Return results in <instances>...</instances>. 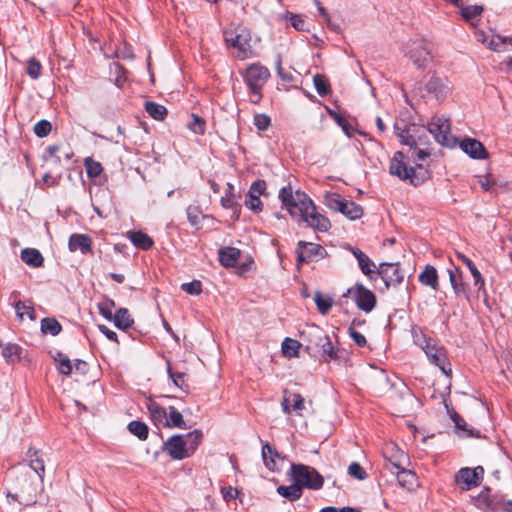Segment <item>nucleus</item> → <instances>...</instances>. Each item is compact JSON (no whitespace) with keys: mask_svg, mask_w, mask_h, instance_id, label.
Segmentation results:
<instances>
[{"mask_svg":"<svg viewBox=\"0 0 512 512\" xmlns=\"http://www.w3.org/2000/svg\"><path fill=\"white\" fill-rule=\"evenodd\" d=\"M324 204L330 210L340 212L350 220L359 219L363 215V208L359 204L346 200L335 192L324 194Z\"/></svg>","mask_w":512,"mask_h":512,"instance_id":"obj_5","label":"nucleus"},{"mask_svg":"<svg viewBox=\"0 0 512 512\" xmlns=\"http://www.w3.org/2000/svg\"><path fill=\"white\" fill-rule=\"evenodd\" d=\"M240 74L248 88L250 102L259 103L263 97L262 90L271 76L270 71L260 63H253L242 70Z\"/></svg>","mask_w":512,"mask_h":512,"instance_id":"obj_2","label":"nucleus"},{"mask_svg":"<svg viewBox=\"0 0 512 512\" xmlns=\"http://www.w3.org/2000/svg\"><path fill=\"white\" fill-rule=\"evenodd\" d=\"M405 158L406 157L402 151L394 153L389 166V172L391 175L396 176L403 181L409 180L414 186L419 185L425 178L429 177L428 171L425 170L424 175L419 179L416 176L414 167L408 166L405 162Z\"/></svg>","mask_w":512,"mask_h":512,"instance_id":"obj_6","label":"nucleus"},{"mask_svg":"<svg viewBox=\"0 0 512 512\" xmlns=\"http://www.w3.org/2000/svg\"><path fill=\"white\" fill-rule=\"evenodd\" d=\"M474 472L470 468H461L455 477L456 483L461 486L463 490H470L472 487L478 486L474 479Z\"/></svg>","mask_w":512,"mask_h":512,"instance_id":"obj_34","label":"nucleus"},{"mask_svg":"<svg viewBox=\"0 0 512 512\" xmlns=\"http://www.w3.org/2000/svg\"><path fill=\"white\" fill-rule=\"evenodd\" d=\"M251 40L250 31L242 28L235 37L226 39V46L234 50L233 55L236 59L243 61L254 56Z\"/></svg>","mask_w":512,"mask_h":512,"instance_id":"obj_8","label":"nucleus"},{"mask_svg":"<svg viewBox=\"0 0 512 512\" xmlns=\"http://www.w3.org/2000/svg\"><path fill=\"white\" fill-rule=\"evenodd\" d=\"M405 54L419 69H424L432 59L430 46L424 39L410 40L406 44Z\"/></svg>","mask_w":512,"mask_h":512,"instance_id":"obj_10","label":"nucleus"},{"mask_svg":"<svg viewBox=\"0 0 512 512\" xmlns=\"http://www.w3.org/2000/svg\"><path fill=\"white\" fill-rule=\"evenodd\" d=\"M277 493L290 502H294L302 497L303 490L295 482H292L289 486H278Z\"/></svg>","mask_w":512,"mask_h":512,"instance_id":"obj_37","label":"nucleus"},{"mask_svg":"<svg viewBox=\"0 0 512 512\" xmlns=\"http://www.w3.org/2000/svg\"><path fill=\"white\" fill-rule=\"evenodd\" d=\"M349 251L357 259L360 270L370 280H375L377 271L374 270V262L359 248L349 247Z\"/></svg>","mask_w":512,"mask_h":512,"instance_id":"obj_20","label":"nucleus"},{"mask_svg":"<svg viewBox=\"0 0 512 512\" xmlns=\"http://www.w3.org/2000/svg\"><path fill=\"white\" fill-rule=\"evenodd\" d=\"M245 205L248 209L255 213H259L263 209V203L260 200L259 196H254L253 194H247L245 197Z\"/></svg>","mask_w":512,"mask_h":512,"instance_id":"obj_60","label":"nucleus"},{"mask_svg":"<svg viewBox=\"0 0 512 512\" xmlns=\"http://www.w3.org/2000/svg\"><path fill=\"white\" fill-rule=\"evenodd\" d=\"M62 149H63L62 145H58V144L49 145L48 147H46L44 154H43L44 161L54 167L60 166V164H61L60 152H62Z\"/></svg>","mask_w":512,"mask_h":512,"instance_id":"obj_38","label":"nucleus"},{"mask_svg":"<svg viewBox=\"0 0 512 512\" xmlns=\"http://www.w3.org/2000/svg\"><path fill=\"white\" fill-rule=\"evenodd\" d=\"M418 279L422 285L428 286L435 291L439 289L438 272L432 265H426L419 274Z\"/></svg>","mask_w":512,"mask_h":512,"instance_id":"obj_26","label":"nucleus"},{"mask_svg":"<svg viewBox=\"0 0 512 512\" xmlns=\"http://www.w3.org/2000/svg\"><path fill=\"white\" fill-rule=\"evenodd\" d=\"M281 19L290 20L291 25L297 31L307 30L306 21L303 18V16H301V15L293 14L291 12H286L283 15H281Z\"/></svg>","mask_w":512,"mask_h":512,"instance_id":"obj_56","label":"nucleus"},{"mask_svg":"<svg viewBox=\"0 0 512 512\" xmlns=\"http://www.w3.org/2000/svg\"><path fill=\"white\" fill-rule=\"evenodd\" d=\"M461 16L463 19L467 22H470L472 25H474V20L478 19L481 14L484 11V7L481 5H468V6H461Z\"/></svg>","mask_w":512,"mask_h":512,"instance_id":"obj_44","label":"nucleus"},{"mask_svg":"<svg viewBox=\"0 0 512 512\" xmlns=\"http://www.w3.org/2000/svg\"><path fill=\"white\" fill-rule=\"evenodd\" d=\"M300 347L301 344L299 341L291 338H285L282 342V353L288 357H296L299 353Z\"/></svg>","mask_w":512,"mask_h":512,"instance_id":"obj_51","label":"nucleus"},{"mask_svg":"<svg viewBox=\"0 0 512 512\" xmlns=\"http://www.w3.org/2000/svg\"><path fill=\"white\" fill-rule=\"evenodd\" d=\"M383 455L398 470L403 467L404 460L407 458L406 454L393 443L386 445Z\"/></svg>","mask_w":512,"mask_h":512,"instance_id":"obj_23","label":"nucleus"},{"mask_svg":"<svg viewBox=\"0 0 512 512\" xmlns=\"http://www.w3.org/2000/svg\"><path fill=\"white\" fill-rule=\"evenodd\" d=\"M281 406L285 414H290L292 411L300 412L305 408L304 398L298 393L284 390Z\"/></svg>","mask_w":512,"mask_h":512,"instance_id":"obj_21","label":"nucleus"},{"mask_svg":"<svg viewBox=\"0 0 512 512\" xmlns=\"http://www.w3.org/2000/svg\"><path fill=\"white\" fill-rule=\"evenodd\" d=\"M279 199L282 207L293 219L304 222L308 227L320 232H326L331 228L330 220L317 211L314 202L305 192H293L291 185H287L279 191Z\"/></svg>","mask_w":512,"mask_h":512,"instance_id":"obj_1","label":"nucleus"},{"mask_svg":"<svg viewBox=\"0 0 512 512\" xmlns=\"http://www.w3.org/2000/svg\"><path fill=\"white\" fill-rule=\"evenodd\" d=\"M296 264L301 267L304 263H309L313 260L324 259L328 256L326 249L320 244L312 242L299 241L296 247Z\"/></svg>","mask_w":512,"mask_h":512,"instance_id":"obj_11","label":"nucleus"},{"mask_svg":"<svg viewBox=\"0 0 512 512\" xmlns=\"http://www.w3.org/2000/svg\"><path fill=\"white\" fill-rule=\"evenodd\" d=\"M21 259L31 267L39 268L44 265V257L39 250L34 248H25L21 251Z\"/></svg>","mask_w":512,"mask_h":512,"instance_id":"obj_33","label":"nucleus"},{"mask_svg":"<svg viewBox=\"0 0 512 512\" xmlns=\"http://www.w3.org/2000/svg\"><path fill=\"white\" fill-rule=\"evenodd\" d=\"M395 130L397 131V135L400 138V142L409 146V149L418 147L419 143L421 142L420 132L422 129L417 127L415 124L405 125L402 129L398 126V124H395Z\"/></svg>","mask_w":512,"mask_h":512,"instance_id":"obj_18","label":"nucleus"},{"mask_svg":"<svg viewBox=\"0 0 512 512\" xmlns=\"http://www.w3.org/2000/svg\"><path fill=\"white\" fill-rule=\"evenodd\" d=\"M412 336L414 343L421 347L424 352H426L436 343V340L424 334L423 331L418 327L412 328Z\"/></svg>","mask_w":512,"mask_h":512,"instance_id":"obj_40","label":"nucleus"},{"mask_svg":"<svg viewBox=\"0 0 512 512\" xmlns=\"http://www.w3.org/2000/svg\"><path fill=\"white\" fill-rule=\"evenodd\" d=\"M429 361L435 366L439 367V369L447 376L452 374L450 362L446 355V350L444 347L437 346L435 343L430 349L425 352Z\"/></svg>","mask_w":512,"mask_h":512,"instance_id":"obj_17","label":"nucleus"},{"mask_svg":"<svg viewBox=\"0 0 512 512\" xmlns=\"http://www.w3.org/2000/svg\"><path fill=\"white\" fill-rule=\"evenodd\" d=\"M17 317L22 321L24 315H27L30 320H35V311L31 305H26L23 301H18L15 304Z\"/></svg>","mask_w":512,"mask_h":512,"instance_id":"obj_58","label":"nucleus"},{"mask_svg":"<svg viewBox=\"0 0 512 512\" xmlns=\"http://www.w3.org/2000/svg\"><path fill=\"white\" fill-rule=\"evenodd\" d=\"M314 301H315L318 311L322 315H326L330 311V309L333 305V299L329 296L322 295V293L319 291H317L315 293Z\"/></svg>","mask_w":512,"mask_h":512,"instance_id":"obj_49","label":"nucleus"},{"mask_svg":"<svg viewBox=\"0 0 512 512\" xmlns=\"http://www.w3.org/2000/svg\"><path fill=\"white\" fill-rule=\"evenodd\" d=\"M396 475L399 485L407 490H412L418 485L417 475L411 470L402 467Z\"/></svg>","mask_w":512,"mask_h":512,"instance_id":"obj_32","label":"nucleus"},{"mask_svg":"<svg viewBox=\"0 0 512 512\" xmlns=\"http://www.w3.org/2000/svg\"><path fill=\"white\" fill-rule=\"evenodd\" d=\"M84 166H85L88 178H96L103 171V167H102L101 163L98 161H95L91 157H87L84 160Z\"/></svg>","mask_w":512,"mask_h":512,"instance_id":"obj_52","label":"nucleus"},{"mask_svg":"<svg viewBox=\"0 0 512 512\" xmlns=\"http://www.w3.org/2000/svg\"><path fill=\"white\" fill-rule=\"evenodd\" d=\"M348 473L350 476L357 480H364L367 477V473L365 472L363 467L357 462H352L349 465Z\"/></svg>","mask_w":512,"mask_h":512,"instance_id":"obj_63","label":"nucleus"},{"mask_svg":"<svg viewBox=\"0 0 512 512\" xmlns=\"http://www.w3.org/2000/svg\"><path fill=\"white\" fill-rule=\"evenodd\" d=\"M128 430L131 434L135 435L142 441L148 438V426L142 421L134 420L130 422L128 424Z\"/></svg>","mask_w":512,"mask_h":512,"instance_id":"obj_48","label":"nucleus"},{"mask_svg":"<svg viewBox=\"0 0 512 512\" xmlns=\"http://www.w3.org/2000/svg\"><path fill=\"white\" fill-rule=\"evenodd\" d=\"M116 306V303L113 299L108 297H104L101 302L98 303L99 313L107 320L111 321L113 318L112 309Z\"/></svg>","mask_w":512,"mask_h":512,"instance_id":"obj_53","label":"nucleus"},{"mask_svg":"<svg viewBox=\"0 0 512 512\" xmlns=\"http://www.w3.org/2000/svg\"><path fill=\"white\" fill-rule=\"evenodd\" d=\"M429 156H430V152H428L425 149H418L417 147H413L412 149H409L408 154H407V158L412 159L415 162V165L419 169L423 168L421 162L424 161Z\"/></svg>","mask_w":512,"mask_h":512,"instance_id":"obj_55","label":"nucleus"},{"mask_svg":"<svg viewBox=\"0 0 512 512\" xmlns=\"http://www.w3.org/2000/svg\"><path fill=\"white\" fill-rule=\"evenodd\" d=\"M262 458L265 466L268 470L274 472L278 470L276 459L280 458L277 450L271 446L268 442L262 446Z\"/></svg>","mask_w":512,"mask_h":512,"instance_id":"obj_29","label":"nucleus"},{"mask_svg":"<svg viewBox=\"0 0 512 512\" xmlns=\"http://www.w3.org/2000/svg\"><path fill=\"white\" fill-rule=\"evenodd\" d=\"M288 476L302 490H319L324 484L323 476L315 468L301 463H292Z\"/></svg>","mask_w":512,"mask_h":512,"instance_id":"obj_3","label":"nucleus"},{"mask_svg":"<svg viewBox=\"0 0 512 512\" xmlns=\"http://www.w3.org/2000/svg\"><path fill=\"white\" fill-rule=\"evenodd\" d=\"M448 274H449V280H450V283H451L454 293L457 296L463 295L468 299V297H469L468 292H467L468 286L463 281L462 271L458 267H456L453 270L449 269Z\"/></svg>","mask_w":512,"mask_h":512,"instance_id":"obj_24","label":"nucleus"},{"mask_svg":"<svg viewBox=\"0 0 512 512\" xmlns=\"http://www.w3.org/2000/svg\"><path fill=\"white\" fill-rule=\"evenodd\" d=\"M186 214L191 226L197 230L203 228L204 221L211 219L209 216L204 215L200 207L196 205H189L186 209Z\"/></svg>","mask_w":512,"mask_h":512,"instance_id":"obj_27","label":"nucleus"},{"mask_svg":"<svg viewBox=\"0 0 512 512\" xmlns=\"http://www.w3.org/2000/svg\"><path fill=\"white\" fill-rule=\"evenodd\" d=\"M475 503L477 507L483 510H491V511H504V506L506 502L502 499V497L491 494V490L488 487H485L479 495L475 499Z\"/></svg>","mask_w":512,"mask_h":512,"instance_id":"obj_16","label":"nucleus"},{"mask_svg":"<svg viewBox=\"0 0 512 512\" xmlns=\"http://www.w3.org/2000/svg\"><path fill=\"white\" fill-rule=\"evenodd\" d=\"M27 457L31 469L37 473L41 480H43L45 474V461L41 450L31 447L27 451Z\"/></svg>","mask_w":512,"mask_h":512,"instance_id":"obj_25","label":"nucleus"},{"mask_svg":"<svg viewBox=\"0 0 512 512\" xmlns=\"http://www.w3.org/2000/svg\"><path fill=\"white\" fill-rule=\"evenodd\" d=\"M167 373L176 387L180 388L183 391H188L189 386L188 384L185 383L184 380L185 373L174 372L169 361H167Z\"/></svg>","mask_w":512,"mask_h":512,"instance_id":"obj_54","label":"nucleus"},{"mask_svg":"<svg viewBox=\"0 0 512 512\" xmlns=\"http://www.w3.org/2000/svg\"><path fill=\"white\" fill-rule=\"evenodd\" d=\"M144 107L149 116L155 120L162 121L167 116L166 107L156 102L146 101Z\"/></svg>","mask_w":512,"mask_h":512,"instance_id":"obj_41","label":"nucleus"},{"mask_svg":"<svg viewBox=\"0 0 512 512\" xmlns=\"http://www.w3.org/2000/svg\"><path fill=\"white\" fill-rule=\"evenodd\" d=\"M53 360L56 364L58 372L62 375L69 376L73 370V364L71 360L64 353L58 351L53 356Z\"/></svg>","mask_w":512,"mask_h":512,"instance_id":"obj_39","label":"nucleus"},{"mask_svg":"<svg viewBox=\"0 0 512 512\" xmlns=\"http://www.w3.org/2000/svg\"><path fill=\"white\" fill-rule=\"evenodd\" d=\"M315 344L320 348L325 361H341L344 359V351L335 347L330 337L324 332L319 333Z\"/></svg>","mask_w":512,"mask_h":512,"instance_id":"obj_14","label":"nucleus"},{"mask_svg":"<svg viewBox=\"0 0 512 512\" xmlns=\"http://www.w3.org/2000/svg\"><path fill=\"white\" fill-rule=\"evenodd\" d=\"M114 325L123 331L128 330L134 324V319L131 317L127 308H119L113 315L112 320Z\"/></svg>","mask_w":512,"mask_h":512,"instance_id":"obj_31","label":"nucleus"},{"mask_svg":"<svg viewBox=\"0 0 512 512\" xmlns=\"http://www.w3.org/2000/svg\"><path fill=\"white\" fill-rule=\"evenodd\" d=\"M451 419L454 422L456 429L459 431H463L466 434V436L476 438L481 437V432L479 430L468 428V424L458 413L453 412V414H451Z\"/></svg>","mask_w":512,"mask_h":512,"instance_id":"obj_43","label":"nucleus"},{"mask_svg":"<svg viewBox=\"0 0 512 512\" xmlns=\"http://www.w3.org/2000/svg\"><path fill=\"white\" fill-rule=\"evenodd\" d=\"M376 275H379L385 284V289L397 287L404 280V274L398 263H381L377 268Z\"/></svg>","mask_w":512,"mask_h":512,"instance_id":"obj_13","label":"nucleus"},{"mask_svg":"<svg viewBox=\"0 0 512 512\" xmlns=\"http://www.w3.org/2000/svg\"><path fill=\"white\" fill-rule=\"evenodd\" d=\"M191 117L192 121L188 124V128L196 134H204L205 120L196 114H192Z\"/></svg>","mask_w":512,"mask_h":512,"instance_id":"obj_61","label":"nucleus"},{"mask_svg":"<svg viewBox=\"0 0 512 512\" xmlns=\"http://www.w3.org/2000/svg\"><path fill=\"white\" fill-rule=\"evenodd\" d=\"M460 148L464 153L473 159H486L488 158V152L484 145L473 138H464L460 142Z\"/></svg>","mask_w":512,"mask_h":512,"instance_id":"obj_19","label":"nucleus"},{"mask_svg":"<svg viewBox=\"0 0 512 512\" xmlns=\"http://www.w3.org/2000/svg\"><path fill=\"white\" fill-rule=\"evenodd\" d=\"M163 451L174 460H182L189 457L187 444L184 443V436L176 434L167 439L163 444Z\"/></svg>","mask_w":512,"mask_h":512,"instance_id":"obj_15","label":"nucleus"},{"mask_svg":"<svg viewBox=\"0 0 512 512\" xmlns=\"http://www.w3.org/2000/svg\"><path fill=\"white\" fill-rule=\"evenodd\" d=\"M147 409L150 414V419L153 422L154 425H162L165 427V422L167 419L168 411L166 408L162 407L155 401H150V403L147 405Z\"/></svg>","mask_w":512,"mask_h":512,"instance_id":"obj_30","label":"nucleus"},{"mask_svg":"<svg viewBox=\"0 0 512 512\" xmlns=\"http://www.w3.org/2000/svg\"><path fill=\"white\" fill-rule=\"evenodd\" d=\"M68 247L71 252L80 250L82 254L92 251V239L86 234L74 233L70 236Z\"/></svg>","mask_w":512,"mask_h":512,"instance_id":"obj_22","label":"nucleus"},{"mask_svg":"<svg viewBox=\"0 0 512 512\" xmlns=\"http://www.w3.org/2000/svg\"><path fill=\"white\" fill-rule=\"evenodd\" d=\"M184 436V443L187 444V452L189 456L194 453L198 445L201 443L203 434L200 430H194Z\"/></svg>","mask_w":512,"mask_h":512,"instance_id":"obj_46","label":"nucleus"},{"mask_svg":"<svg viewBox=\"0 0 512 512\" xmlns=\"http://www.w3.org/2000/svg\"><path fill=\"white\" fill-rule=\"evenodd\" d=\"M233 189L230 183H226V209L230 208L232 210V217L237 220L240 215L241 205L235 200Z\"/></svg>","mask_w":512,"mask_h":512,"instance_id":"obj_42","label":"nucleus"},{"mask_svg":"<svg viewBox=\"0 0 512 512\" xmlns=\"http://www.w3.org/2000/svg\"><path fill=\"white\" fill-rule=\"evenodd\" d=\"M326 110L328 115L343 129V131L347 135H350L351 124L349 121L343 115L329 107H326Z\"/></svg>","mask_w":512,"mask_h":512,"instance_id":"obj_57","label":"nucleus"},{"mask_svg":"<svg viewBox=\"0 0 512 512\" xmlns=\"http://www.w3.org/2000/svg\"><path fill=\"white\" fill-rule=\"evenodd\" d=\"M129 240L132 244L138 249L149 250L152 248L154 241L153 239L146 233L142 231H129L127 233Z\"/></svg>","mask_w":512,"mask_h":512,"instance_id":"obj_28","label":"nucleus"},{"mask_svg":"<svg viewBox=\"0 0 512 512\" xmlns=\"http://www.w3.org/2000/svg\"><path fill=\"white\" fill-rule=\"evenodd\" d=\"M22 348L13 343L7 344L2 350V356L9 363H15L21 358Z\"/></svg>","mask_w":512,"mask_h":512,"instance_id":"obj_47","label":"nucleus"},{"mask_svg":"<svg viewBox=\"0 0 512 512\" xmlns=\"http://www.w3.org/2000/svg\"><path fill=\"white\" fill-rule=\"evenodd\" d=\"M181 289L190 295H199L202 292V283L199 280H193L183 283Z\"/></svg>","mask_w":512,"mask_h":512,"instance_id":"obj_64","label":"nucleus"},{"mask_svg":"<svg viewBox=\"0 0 512 512\" xmlns=\"http://www.w3.org/2000/svg\"><path fill=\"white\" fill-rule=\"evenodd\" d=\"M226 268H233L235 275L246 279L256 271V264L251 255H243L240 249L226 246Z\"/></svg>","mask_w":512,"mask_h":512,"instance_id":"obj_4","label":"nucleus"},{"mask_svg":"<svg viewBox=\"0 0 512 512\" xmlns=\"http://www.w3.org/2000/svg\"><path fill=\"white\" fill-rule=\"evenodd\" d=\"M62 331V325L53 317H46L41 320V332L52 336L58 335Z\"/></svg>","mask_w":512,"mask_h":512,"instance_id":"obj_45","label":"nucleus"},{"mask_svg":"<svg viewBox=\"0 0 512 512\" xmlns=\"http://www.w3.org/2000/svg\"><path fill=\"white\" fill-rule=\"evenodd\" d=\"M165 427L167 428H179L186 429L187 425L183 418V415L174 407L169 406L167 419L165 422Z\"/></svg>","mask_w":512,"mask_h":512,"instance_id":"obj_35","label":"nucleus"},{"mask_svg":"<svg viewBox=\"0 0 512 512\" xmlns=\"http://www.w3.org/2000/svg\"><path fill=\"white\" fill-rule=\"evenodd\" d=\"M52 130V125L48 120H40L34 126V133L40 137H46Z\"/></svg>","mask_w":512,"mask_h":512,"instance_id":"obj_62","label":"nucleus"},{"mask_svg":"<svg viewBox=\"0 0 512 512\" xmlns=\"http://www.w3.org/2000/svg\"><path fill=\"white\" fill-rule=\"evenodd\" d=\"M313 83L317 93L320 96H326L331 92V86L326 76L322 74L314 75Z\"/></svg>","mask_w":512,"mask_h":512,"instance_id":"obj_50","label":"nucleus"},{"mask_svg":"<svg viewBox=\"0 0 512 512\" xmlns=\"http://www.w3.org/2000/svg\"><path fill=\"white\" fill-rule=\"evenodd\" d=\"M427 129L440 145L448 148L456 146L457 139L451 134V125L448 118L444 116L432 117Z\"/></svg>","mask_w":512,"mask_h":512,"instance_id":"obj_7","label":"nucleus"},{"mask_svg":"<svg viewBox=\"0 0 512 512\" xmlns=\"http://www.w3.org/2000/svg\"><path fill=\"white\" fill-rule=\"evenodd\" d=\"M458 258L469 269V271H470V273H471V275H472V277L474 279V286L478 287V290L483 289L485 291V289H484V286H485L484 279H483L480 271L475 266L474 262L470 258H468L467 256H465L463 254H458Z\"/></svg>","mask_w":512,"mask_h":512,"instance_id":"obj_36","label":"nucleus"},{"mask_svg":"<svg viewBox=\"0 0 512 512\" xmlns=\"http://www.w3.org/2000/svg\"><path fill=\"white\" fill-rule=\"evenodd\" d=\"M425 89L436 100L443 101L452 91L453 85L445 75L433 74L426 82Z\"/></svg>","mask_w":512,"mask_h":512,"instance_id":"obj_12","label":"nucleus"},{"mask_svg":"<svg viewBox=\"0 0 512 512\" xmlns=\"http://www.w3.org/2000/svg\"><path fill=\"white\" fill-rule=\"evenodd\" d=\"M42 65L34 57L30 58L27 62L26 73L32 79H38L41 75Z\"/></svg>","mask_w":512,"mask_h":512,"instance_id":"obj_59","label":"nucleus"},{"mask_svg":"<svg viewBox=\"0 0 512 512\" xmlns=\"http://www.w3.org/2000/svg\"><path fill=\"white\" fill-rule=\"evenodd\" d=\"M343 297H351L358 309L365 313L371 312L376 306L375 294L361 283H355L347 289Z\"/></svg>","mask_w":512,"mask_h":512,"instance_id":"obj_9","label":"nucleus"}]
</instances>
